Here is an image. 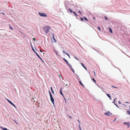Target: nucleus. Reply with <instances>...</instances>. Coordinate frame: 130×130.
I'll return each mask as SVG.
<instances>
[{"label": "nucleus", "instance_id": "nucleus-1", "mask_svg": "<svg viewBox=\"0 0 130 130\" xmlns=\"http://www.w3.org/2000/svg\"><path fill=\"white\" fill-rule=\"evenodd\" d=\"M50 28L51 27H50L47 26H45L43 27V29L45 32H48Z\"/></svg>", "mask_w": 130, "mask_h": 130}, {"label": "nucleus", "instance_id": "nucleus-2", "mask_svg": "<svg viewBox=\"0 0 130 130\" xmlns=\"http://www.w3.org/2000/svg\"><path fill=\"white\" fill-rule=\"evenodd\" d=\"M39 15L42 17H47V15L45 13H42L41 12H39Z\"/></svg>", "mask_w": 130, "mask_h": 130}, {"label": "nucleus", "instance_id": "nucleus-3", "mask_svg": "<svg viewBox=\"0 0 130 130\" xmlns=\"http://www.w3.org/2000/svg\"><path fill=\"white\" fill-rule=\"evenodd\" d=\"M6 100H7V101L9 102V103H10L11 105H12L13 106H14V107H15V108H17V107L15 106L11 101H10L9 99H6Z\"/></svg>", "mask_w": 130, "mask_h": 130}, {"label": "nucleus", "instance_id": "nucleus-4", "mask_svg": "<svg viewBox=\"0 0 130 130\" xmlns=\"http://www.w3.org/2000/svg\"><path fill=\"white\" fill-rule=\"evenodd\" d=\"M51 100L52 102V103L53 104V105H54V100L53 98V97L52 96H50Z\"/></svg>", "mask_w": 130, "mask_h": 130}, {"label": "nucleus", "instance_id": "nucleus-5", "mask_svg": "<svg viewBox=\"0 0 130 130\" xmlns=\"http://www.w3.org/2000/svg\"><path fill=\"white\" fill-rule=\"evenodd\" d=\"M104 114L108 116H110V115H112V114L110 113L109 111H108L107 112L105 113H104Z\"/></svg>", "mask_w": 130, "mask_h": 130}, {"label": "nucleus", "instance_id": "nucleus-6", "mask_svg": "<svg viewBox=\"0 0 130 130\" xmlns=\"http://www.w3.org/2000/svg\"><path fill=\"white\" fill-rule=\"evenodd\" d=\"M123 123L124 124L127 126L128 128H129L130 126L129 122H124Z\"/></svg>", "mask_w": 130, "mask_h": 130}, {"label": "nucleus", "instance_id": "nucleus-7", "mask_svg": "<svg viewBox=\"0 0 130 130\" xmlns=\"http://www.w3.org/2000/svg\"><path fill=\"white\" fill-rule=\"evenodd\" d=\"M62 87H61L60 88V93L62 95V96L63 97H64V95H63V94L62 93Z\"/></svg>", "mask_w": 130, "mask_h": 130}, {"label": "nucleus", "instance_id": "nucleus-8", "mask_svg": "<svg viewBox=\"0 0 130 130\" xmlns=\"http://www.w3.org/2000/svg\"><path fill=\"white\" fill-rule=\"evenodd\" d=\"M36 54L43 62H44V61L42 60L41 58L37 53H36Z\"/></svg>", "mask_w": 130, "mask_h": 130}, {"label": "nucleus", "instance_id": "nucleus-9", "mask_svg": "<svg viewBox=\"0 0 130 130\" xmlns=\"http://www.w3.org/2000/svg\"><path fill=\"white\" fill-rule=\"evenodd\" d=\"M52 34L53 36V39L54 40V42L55 43H56V42H57V41H56V40L55 39V38L54 34L53 33H52Z\"/></svg>", "mask_w": 130, "mask_h": 130}, {"label": "nucleus", "instance_id": "nucleus-10", "mask_svg": "<svg viewBox=\"0 0 130 130\" xmlns=\"http://www.w3.org/2000/svg\"><path fill=\"white\" fill-rule=\"evenodd\" d=\"M63 59L67 64H68L69 62L68 60H66L64 58H63Z\"/></svg>", "mask_w": 130, "mask_h": 130}, {"label": "nucleus", "instance_id": "nucleus-11", "mask_svg": "<svg viewBox=\"0 0 130 130\" xmlns=\"http://www.w3.org/2000/svg\"><path fill=\"white\" fill-rule=\"evenodd\" d=\"M81 64L82 66L86 70H87V69L86 67L84 66V65L83 63H81Z\"/></svg>", "mask_w": 130, "mask_h": 130}, {"label": "nucleus", "instance_id": "nucleus-12", "mask_svg": "<svg viewBox=\"0 0 130 130\" xmlns=\"http://www.w3.org/2000/svg\"><path fill=\"white\" fill-rule=\"evenodd\" d=\"M106 95L109 98V99L110 100H111V98L110 94H106Z\"/></svg>", "mask_w": 130, "mask_h": 130}, {"label": "nucleus", "instance_id": "nucleus-13", "mask_svg": "<svg viewBox=\"0 0 130 130\" xmlns=\"http://www.w3.org/2000/svg\"><path fill=\"white\" fill-rule=\"evenodd\" d=\"M0 128L3 130H6L7 129V128H4L2 126H1Z\"/></svg>", "mask_w": 130, "mask_h": 130}, {"label": "nucleus", "instance_id": "nucleus-14", "mask_svg": "<svg viewBox=\"0 0 130 130\" xmlns=\"http://www.w3.org/2000/svg\"><path fill=\"white\" fill-rule=\"evenodd\" d=\"M117 99V98H115L114 100L112 102V103H113L114 104V103H116L117 102L116 101V102L115 101H116V100Z\"/></svg>", "mask_w": 130, "mask_h": 130}, {"label": "nucleus", "instance_id": "nucleus-15", "mask_svg": "<svg viewBox=\"0 0 130 130\" xmlns=\"http://www.w3.org/2000/svg\"><path fill=\"white\" fill-rule=\"evenodd\" d=\"M50 88H51V90L52 92L53 93V94H54V92L53 90L52 87H50Z\"/></svg>", "mask_w": 130, "mask_h": 130}, {"label": "nucleus", "instance_id": "nucleus-16", "mask_svg": "<svg viewBox=\"0 0 130 130\" xmlns=\"http://www.w3.org/2000/svg\"><path fill=\"white\" fill-rule=\"evenodd\" d=\"M68 65V66L71 68H72V65L70 64L69 63H68V64H67Z\"/></svg>", "mask_w": 130, "mask_h": 130}, {"label": "nucleus", "instance_id": "nucleus-17", "mask_svg": "<svg viewBox=\"0 0 130 130\" xmlns=\"http://www.w3.org/2000/svg\"><path fill=\"white\" fill-rule=\"evenodd\" d=\"M92 81L94 82V83H95L96 82V81L94 78H92Z\"/></svg>", "mask_w": 130, "mask_h": 130}, {"label": "nucleus", "instance_id": "nucleus-18", "mask_svg": "<svg viewBox=\"0 0 130 130\" xmlns=\"http://www.w3.org/2000/svg\"><path fill=\"white\" fill-rule=\"evenodd\" d=\"M83 18L85 20H86L87 21H88V20L85 17H84Z\"/></svg>", "mask_w": 130, "mask_h": 130}, {"label": "nucleus", "instance_id": "nucleus-19", "mask_svg": "<svg viewBox=\"0 0 130 130\" xmlns=\"http://www.w3.org/2000/svg\"><path fill=\"white\" fill-rule=\"evenodd\" d=\"M109 31L110 32H112V30L111 29V28L110 27H109Z\"/></svg>", "mask_w": 130, "mask_h": 130}, {"label": "nucleus", "instance_id": "nucleus-20", "mask_svg": "<svg viewBox=\"0 0 130 130\" xmlns=\"http://www.w3.org/2000/svg\"><path fill=\"white\" fill-rule=\"evenodd\" d=\"M48 92H49V95H50V96H52V94L51 92L50 91H48Z\"/></svg>", "mask_w": 130, "mask_h": 130}, {"label": "nucleus", "instance_id": "nucleus-21", "mask_svg": "<svg viewBox=\"0 0 130 130\" xmlns=\"http://www.w3.org/2000/svg\"><path fill=\"white\" fill-rule=\"evenodd\" d=\"M32 51L34 52L36 54V53H37L36 52L34 48L33 47H32Z\"/></svg>", "mask_w": 130, "mask_h": 130}, {"label": "nucleus", "instance_id": "nucleus-22", "mask_svg": "<svg viewBox=\"0 0 130 130\" xmlns=\"http://www.w3.org/2000/svg\"><path fill=\"white\" fill-rule=\"evenodd\" d=\"M73 12L74 13V15H75L76 16H77V14L75 12L73 11Z\"/></svg>", "mask_w": 130, "mask_h": 130}, {"label": "nucleus", "instance_id": "nucleus-23", "mask_svg": "<svg viewBox=\"0 0 130 130\" xmlns=\"http://www.w3.org/2000/svg\"><path fill=\"white\" fill-rule=\"evenodd\" d=\"M78 12L79 13V14H80V15H82V13L81 12V11L80 10H79Z\"/></svg>", "mask_w": 130, "mask_h": 130}, {"label": "nucleus", "instance_id": "nucleus-24", "mask_svg": "<svg viewBox=\"0 0 130 130\" xmlns=\"http://www.w3.org/2000/svg\"><path fill=\"white\" fill-rule=\"evenodd\" d=\"M127 112L128 114L130 115V111L129 110H127Z\"/></svg>", "mask_w": 130, "mask_h": 130}, {"label": "nucleus", "instance_id": "nucleus-25", "mask_svg": "<svg viewBox=\"0 0 130 130\" xmlns=\"http://www.w3.org/2000/svg\"><path fill=\"white\" fill-rule=\"evenodd\" d=\"M68 10L70 12H73V11H72V10L71 9L69 8L68 9Z\"/></svg>", "mask_w": 130, "mask_h": 130}, {"label": "nucleus", "instance_id": "nucleus-26", "mask_svg": "<svg viewBox=\"0 0 130 130\" xmlns=\"http://www.w3.org/2000/svg\"><path fill=\"white\" fill-rule=\"evenodd\" d=\"M78 128L80 129V130H82L81 128V127L80 126V125H78Z\"/></svg>", "mask_w": 130, "mask_h": 130}, {"label": "nucleus", "instance_id": "nucleus-27", "mask_svg": "<svg viewBox=\"0 0 130 130\" xmlns=\"http://www.w3.org/2000/svg\"><path fill=\"white\" fill-rule=\"evenodd\" d=\"M71 71H72L73 72V73H75V71H74V70L72 68H71Z\"/></svg>", "mask_w": 130, "mask_h": 130}, {"label": "nucleus", "instance_id": "nucleus-28", "mask_svg": "<svg viewBox=\"0 0 130 130\" xmlns=\"http://www.w3.org/2000/svg\"><path fill=\"white\" fill-rule=\"evenodd\" d=\"M9 28L10 29H13V28H12V27H11V26L10 25H9Z\"/></svg>", "mask_w": 130, "mask_h": 130}, {"label": "nucleus", "instance_id": "nucleus-29", "mask_svg": "<svg viewBox=\"0 0 130 130\" xmlns=\"http://www.w3.org/2000/svg\"><path fill=\"white\" fill-rule=\"evenodd\" d=\"M66 55H67V56H68V57L70 58H71L70 56L69 55L68 53H67V54H66Z\"/></svg>", "mask_w": 130, "mask_h": 130}, {"label": "nucleus", "instance_id": "nucleus-30", "mask_svg": "<svg viewBox=\"0 0 130 130\" xmlns=\"http://www.w3.org/2000/svg\"><path fill=\"white\" fill-rule=\"evenodd\" d=\"M77 120L78 121V122L79 123V125H80V121H79V120Z\"/></svg>", "mask_w": 130, "mask_h": 130}, {"label": "nucleus", "instance_id": "nucleus-31", "mask_svg": "<svg viewBox=\"0 0 130 130\" xmlns=\"http://www.w3.org/2000/svg\"><path fill=\"white\" fill-rule=\"evenodd\" d=\"M114 104L115 105L117 106V107L118 108H119V107H118V105L117 104H116V103H114Z\"/></svg>", "mask_w": 130, "mask_h": 130}, {"label": "nucleus", "instance_id": "nucleus-32", "mask_svg": "<svg viewBox=\"0 0 130 130\" xmlns=\"http://www.w3.org/2000/svg\"><path fill=\"white\" fill-rule=\"evenodd\" d=\"M104 18H105V19L106 20H108V19L107 18V17H106V16H105L104 17Z\"/></svg>", "mask_w": 130, "mask_h": 130}, {"label": "nucleus", "instance_id": "nucleus-33", "mask_svg": "<svg viewBox=\"0 0 130 130\" xmlns=\"http://www.w3.org/2000/svg\"><path fill=\"white\" fill-rule=\"evenodd\" d=\"M80 19H81V20L82 21H84V20H83V19L82 18H80Z\"/></svg>", "mask_w": 130, "mask_h": 130}, {"label": "nucleus", "instance_id": "nucleus-34", "mask_svg": "<svg viewBox=\"0 0 130 130\" xmlns=\"http://www.w3.org/2000/svg\"><path fill=\"white\" fill-rule=\"evenodd\" d=\"M62 52H63V53H65V54H67V53H66V52H65V51H62Z\"/></svg>", "mask_w": 130, "mask_h": 130}, {"label": "nucleus", "instance_id": "nucleus-35", "mask_svg": "<svg viewBox=\"0 0 130 130\" xmlns=\"http://www.w3.org/2000/svg\"><path fill=\"white\" fill-rule=\"evenodd\" d=\"M74 58L76 59L77 60L79 61V59L77 57H74Z\"/></svg>", "mask_w": 130, "mask_h": 130}, {"label": "nucleus", "instance_id": "nucleus-36", "mask_svg": "<svg viewBox=\"0 0 130 130\" xmlns=\"http://www.w3.org/2000/svg\"><path fill=\"white\" fill-rule=\"evenodd\" d=\"M79 82L80 85L82 84V82L81 81H79Z\"/></svg>", "mask_w": 130, "mask_h": 130}, {"label": "nucleus", "instance_id": "nucleus-37", "mask_svg": "<svg viewBox=\"0 0 130 130\" xmlns=\"http://www.w3.org/2000/svg\"><path fill=\"white\" fill-rule=\"evenodd\" d=\"M111 86H112V87H113V88H118L117 87H116L115 86H113L112 85H111Z\"/></svg>", "mask_w": 130, "mask_h": 130}, {"label": "nucleus", "instance_id": "nucleus-38", "mask_svg": "<svg viewBox=\"0 0 130 130\" xmlns=\"http://www.w3.org/2000/svg\"><path fill=\"white\" fill-rule=\"evenodd\" d=\"M98 29L100 31H101V28L100 27H98Z\"/></svg>", "mask_w": 130, "mask_h": 130}, {"label": "nucleus", "instance_id": "nucleus-39", "mask_svg": "<svg viewBox=\"0 0 130 130\" xmlns=\"http://www.w3.org/2000/svg\"><path fill=\"white\" fill-rule=\"evenodd\" d=\"M68 116L71 119H72V117L71 116H69L68 115Z\"/></svg>", "mask_w": 130, "mask_h": 130}, {"label": "nucleus", "instance_id": "nucleus-40", "mask_svg": "<svg viewBox=\"0 0 130 130\" xmlns=\"http://www.w3.org/2000/svg\"><path fill=\"white\" fill-rule=\"evenodd\" d=\"M33 39L34 40V41H35L36 40L35 38H33Z\"/></svg>", "mask_w": 130, "mask_h": 130}, {"label": "nucleus", "instance_id": "nucleus-41", "mask_svg": "<svg viewBox=\"0 0 130 130\" xmlns=\"http://www.w3.org/2000/svg\"><path fill=\"white\" fill-rule=\"evenodd\" d=\"M118 103L120 104H121V103L120 102V101H119L118 102Z\"/></svg>", "mask_w": 130, "mask_h": 130}, {"label": "nucleus", "instance_id": "nucleus-42", "mask_svg": "<svg viewBox=\"0 0 130 130\" xmlns=\"http://www.w3.org/2000/svg\"><path fill=\"white\" fill-rule=\"evenodd\" d=\"M125 103L127 104H129V102H126Z\"/></svg>", "mask_w": 130, "mask_h": 130}, {"label": "nucleus", "instance_id": "nucleus-43", "mask_svg": "<svg viewBox=\"0 0 130 130\" xmlns=\"http://www.w3.org/2000/svg\"><path fill=\"white\" fill-rule=\"evenodd\" d=\"M40 51L41 52H43V51H42L41 50H40Z\"/></svg>", "mask_w": 130, "mask_h": 130}, {"label": "nucleus", "instance_id": "nucleus-44", "mask_svg": "<svg viewBox=\"0 0 130 130\" xmlns=\"http://www.w3.org/2000/svg\"><path fill=\"white\" fill-rule=\"evenodd\" d=\"M81 85H82L83 87L84 86V85L83 84H82Z\"/></svg>", "mask_w": 130, "mask_h": 130}, {"label": "nucleus", "instance_id": "nucleus-45", "mask_svg": "<svg viewBox=\"0 0 130 130\" xmlns=\"http://www.w3.org/2000/svg\"><path fill=\"white\" fill-rule=\"evenodd\" d=\"M81 85H82L83 87L84 86V85L83 84H82Z\"/></svg>", "mask_w": 130, "mask_h": 130}, {"label": "nucleus", "instance_id": "nucleus-46", "mask_svg": "<svg viewBox=\"0 0 130 130\" xmlns=\"http://www.w3.org/2000/svg\"><path fill=\"white\" fill-rule=\"evenodd\" d=\"M55 53H56V54L57 55H58V54L57 53V52H56V51H55Z\"/></svg>", "mask_w": 130, "mask_h": 130}, {"label": "nucleus", "instance_id": "nucleus-47", "mask_svg": "<svg viewBox=\"0 0 130 130\" xmlns=\"http://www.w3.org/2000/svg\"><path fill=\"white\" fill-rule=\"evenodd\" d=\"M30 45H31V46L32 45V43H31V42H30Z\"/></svg>", "mask_w": 130, "mask_h": 130}, {"label": "nucleus", "instance_id": "nucleus-48", "mask_svg": "<svg viewBox=\"0 0 130 130\" xmlns=\"http://www.w3.org/2000/svg\"><path fill=\"white\" fill-rule=\"evenodd\" d=\"M116 120V118H115V120L113 121V122H114Z\"/></svg>", "mask_w": 130, "mask_h": 130}, {"label": "nucleus", "instance_id": "nucleus-49", "mask_svg": "<svg viewBox=\"0 0 130 130\" xmlns=\"http://www.w3.org/2000/svg\"><path fill=\"white\" fill-rule=\"evenodd\" d=\"M93 18L94 20H95V18H94V17H93Z\"/></svg>", "mask_w": 130, "mask_h": 130}, {"label": "nucleus", "instance_id": "nucleus-50", "mask_svg": "<svg viewBox=\"0 0 130 130\" xmlns=\"http://www.w3.org/2000/svg\"><path fill=\"white\" fill-rule=\"evenodd\" d=\"M2 13L3 14V15H5V14H4V13Z\"/></svg>", "mask_w": 130, "mask_h": 130}, {"label": "nucleus", "instance_id": "nucleus-51", "mask_svg": "<svg viewBox=\"0 0 130 130\" xmlns=\"http://www.w3.org/2000/svg\"><path fill=\"white\" fill-rule=\"evenodd\" d=\"M14 121L17 124H18L17 123V122L16 121Z\"/></svg>", "mask_w": 130, "mask_h": 130}, {"label": "nucleus", "instance_id": "nucleus-52", "mask_svg": "<svg viewBox=\"0 0 130 130\" xmlns=\"http://www.w3.org/2000/svg\"><path fill=\"white\" fill-rule=\"evenodd\" d=\"M53 50L55 52V51H56L55 49H54Z\"/></svg>", "mask_w": 130, "mask_h": 130}, {"label": "nucleus", "instance_id": "nucleus-53", "mask_svg": "<svg viewBox=\"0 0 130 130\" xmlns=\"http://www.w3.org/2000/svg\"><path fill=\"white\" fill-rule=\"evenodd\" d=\"M31 48H32V47H33V46L32 45L31 46Z\"/></svg>", "mask_w": 130, "mask_h": 130}, {"label": "nucleus", "instance_id": "nucleus-54", "mask_svg": "<svg viewBox=\"0 0 130 130\" xmlns=\"http://www.w3.org/2000/svg\"><path fill=\"white\" fill-rule=\"evenodd\" d=\"M6 130H10L8 129L7 128V129H6Z\"/></svg>", "mask_w": 130, "mask_h": 130}, {"label": "nucleus", "instance_id": "nucleus-55", "mask_svg": "<svg viewBox=\"0 0 130 130\" xmlns=\"http://www.w3.org/2000/svg\"><path fill=\"white\" fill-rule=\"evenodd\" d=\"M67 86V84H66V85H65V86Z\"/></svg>", "mask_w": 130, "mask_h": 130}, {"label": "nucleus", "instance_id": "nucleus-56", "mask_svg": "<svg viewBox=\"0 0 130 130\" xmlns=\"http://www.w3.org/2000/svg\"><path fill=\"white\" fill-rule=\"evenodd\" d=\"M59 77H61V76H60V75H59Z\"/></svg>", "mask_w": 130, "mask_h": 130}, {"label": "nucleus", "instance_id": "nucleus-57", "mask_svg": "<svg viewBox=\"0 0 130 130\" xmlns=\"http://www.w3.org/2000/svg\"><path fill=\"white\" fill-rule=\"evenodd\" d=\"M66 110L67 111V109L66 108Z\"/></svg>", "mask_w": 130, "mask_h": 130}, {"label": "nucleus", "instance_id": "nucleus-58", "mask_svg": "<svg viewBox=\"0 0 130 130\" xmlns=\"http://www.w3.org/2000/svg\"><path fill=\"white\" fill-rule=\"evenodd\" d=\"M77 75V76H78H78H78L77 75Z\"/></svg>", "mask_w": 130, "mask_h": 130}, {"label": "nucleus", "instance_id": "nucleus-59", "mask_svg": "<svg viewBox=\"0 0 130 130\" xmlns=\"http://www.w3.org/2000/svg\"><path fill=\"white\" fill-rule=\"evenodd\" d=\"M123 78H125V77H123Z\"/></svg>", "mask_w": 130, "mask_h": 130}, {"label": "nucleus", "instance_id": "nucleus-60", "mask_svg": "<svg viewBox=\"0 0 130 130\" xmlns=\"http://www.w3.org/2000/svg\"><path fill=\"white\" fill-rule=\"evenodd\" d=\"M129 109H130V106H129Z\"/></svg>", "mask_w": 130, "mask_h": 130}, {"label": "nucleus", "instance_id": "nucleus-61", "mask_svg": "<svg viewBox=\"0 0 130 130\" xmlns=\"http://www.w3.org/2000/svg\"><path fill=\"white\" fill-rule=\"evenodd\" d=\"M21 33L22 34H23V33Z\"/></svg>", "mask_w": 130, "mask_h": 130}, {"label": "nucleus", "instance_id": "nucleus-62", "mask_svg": "<svg viewBox=\"0 0 130 130\" xmlns=\"http://www.w3.org/2000/svg\"><path fill=\"white\" fill-rule=\"evenodd\" d=\"M79 79H80V78H79Z\"/></svg>", "mask_w": 130, "mask_h": 130}]
</instances>
